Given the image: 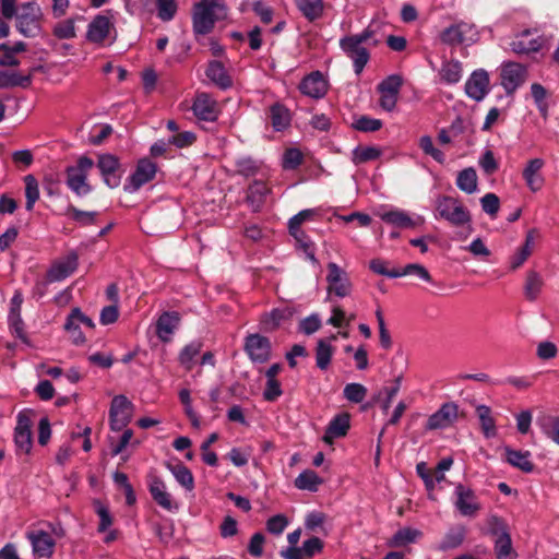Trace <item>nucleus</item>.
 I'll return each instance as SVG.
<instances>
[{
	"instance_id": "8",
	"label": "nucleus",
	"mask_w": 559,
	"mask_h": 559,
	"mask_svg": "<svg viewBox=\"0 0 559 559\" xmlns=\"http://www.w3.org/2000/svg\"><path fill=\"white\" fill-rule=\"evenodd\" d=\"M326 267L328 298H331V296L333 295L338 298L349 296L352 293L353 285L347 272L334 262L328 263Z\"/></svg>"
},
{
	"instance_id": "58",
	"label": "nucleus",
	"mask_w": 559,
	"mask_h": 559,
	"mask_svg": "<svg viewBox=\"0 0 559 559\" xmlns=\"http://www.w3.org/2000/svg\"><path fill=\"white\" fill-rule=\"evenodd\" d=\"M419 147L425 154L431 156L436 162L443 163L444 154L442 151L435 147L431 136L423 135L419 139Z\"/></svg>"
},
{
	"instance_id": "4",
	"label": "nucleus",
	"mask_w": 559,
	"mask_h": 559,
	"mask_svg": "<svg viewBox=\"0 0 559 559\" xmlns=\"http://www.w3.org/2000/svg\"><path fill=\"white\" fill-rule=\"evenodd\" d=\"M436 217L454 227L471 226L472 215L462 201L451 195H439L436 201Z\"/></svg>"
},
{
	"instance_id": "54",
	"label": "nucleus",
	"mask_w": 559,
	"mask_h": 559,
	"mask_svg": "<svg viewBox=\"0 0 559 559\" xmlns=\"http://www.w3.org/2000/svg\"><path fill=\"white\" fill-rule=\"evenodd\" d=\"M157 16L164 21H171L177 12V2L176 0H157Z\"/></svg>"
},
{
	"instance_id": "34",
	"label": "nucleus",
	"mask_w": 559,
	"mask_h": 559,
	"mask_svg": "<svg viewBox=\"0 0 559 559\" xmlns=\"http://www.w3.org/2000/svg\"><path fill=\"white\" fill-rule=\"evenodd\" d=\"M456 186L461 191L467 194L475 193L478 188L476 170L473 167L461 170L456 176Z\"/></svg>"
},
{
	"instance_id": "30",
	"label": "nucleus",
	"mask_w": 559,
	"mask_h": 559,
	"mask_svg": "<svg viewBox=\"0 0 559 559\" xmlns=\"http://www.w3.org/2000/svg\"><path fill=\"white\" fill-rule=\"evenodd\" d=\"M206 76L211 82L217 85L222 90H227L231 87L233 80L229 76L227 70L219 61H211L206 69Z\"/></svg>"
},
{
	"instance_id": "21",
	"label": "nucleus",
	"mask_w": 559,
	"mask_h": 559,
	"mask_svg": "<svg viewBox=\"0 0 559 559\" xmlns=\"http://www.w3.org/2000/svg\"><path fill=\"white\" fill-rule=\"evenodd\" d=\"M114 29L112 20L104 14H97L88 24L86 39L94 44H103Z\"/></svg>"
},
{
	"instance_id": "17",
	"label": "nucleus",
	"mask_w": 559,
	"mask_h": 559,
	"mask_svg": "<svg viewBox=\"0 0 559 559\" xmlns=\"http://www.w3.org/2000/svg\"><path fill=\"white\" fill-rule=\"evenodd\" d=\"M31 429V417L25 412H20L14 429V442L19 453L28 454L31 452L33 445Z\"/></svg>"
},
{
	"instance_id": "64",
	"label": "nucleus",
	"mask_w": 559,
	"mask_h": 559,
	"mask_svg": "<svg viewBox=\"0 0 559 559\" xmlns=\"http://www.w3.org/2000/svg\"><path fill=\"white\" fill-rule=\"evenodd\" d=\"M320 328L321 320L316 313L302 319L299 323V330L306 335L316 333Z\"/></svg>"
},
{
	"instance_id": "15",
	"label": "nucleus",
	"mask_w": 559,
	"mask_h": 559,
	"mask_svg": "<svg viewBox=\"0 0 559 559\" xmlns=\"http://www.w3.org/2000/svg\"><path fill=\"white\" fill-rule=\"evenodd\" d=\"M157 166L148 158H142L138 162L135 170L130 176L128 183L124 185V190L128 192H135L142 186L150 182L156 175Z\"/></svg>"
},
{
	"instance_id": "47",
	"label": "nucleus",
	"mask_w": 559,
	"mask_h": 559,
	"mask_svg": "<svg viewBox=\"0 0 559 559\" xmlns=\"http://www.w3.org/2000/svg\"><path fill=\"white\" fill-rule=\"evenodd\" d=\"M542 287L543 280L539 276V274L533 271L530 272L526 276V282L524 286L525 297L531 301L536 300L542 290Z\"/></svg>"
},
{
	"instance_id": "11",
	"label": "nucleus",
	"mask_w": 559,
	"mask_h": 559,
	"mask_svg": "<svg viewBox=\"0 0 559 559\" xmlns=\"http://www.w3.org/2000/svg\"><path fill=\"white\" fill-rule=\"evenodd\" d=\"M110 428L120 431L127 427L132 416V404L123 395H117L112 399L110 411Z\"/></svg>"
},
{
	"instance_id": "26",
	"label": "nucleus",
	"mask_w": 559,
	"mask_h": 559,
	"mask_svg": "<svg viewBox=\"0 0 559 559\" xmlns=\"http://www.w3.org/2000/svg\"><path fill=\"white\" fill-rule=\"evenodd\" d=\"M293 317V310L288 307L275 308L260 317V328L264 332H273L281 324Z\"/></svg>"
},
{
	"instance_id": "9",
	"label": "nucleus",
	"mask_w": 559,
	"mask_h": 559,
	"mask_svg": "<svg viewBox=\"0 0 559 559\" xmlns=\"http://www.w3.org/2000/svg\"><path fill=\"white\" fill-rule=\"evenodd\" d=\"M528 76L527 68L519 62L506 61L500 67V83L508 95L522 86Z\"/></svg>"
},
{
	"instance_id": "38",
	"label": "nucleus",
	"mask_w": 559,
	"mask_h": 559,
	"mask_svg": "<svg viewBox=\"0 0 559 559\" xmlns=\"http://www.w3.org/2000/svg\"><path fill=\"white\" fill-rule=\"evenodd\" d=\"M31 82V74L21 75L17 72L0 71V88H11L15 86L28 87Z\"/></svg>"
},
{
	"instance_id": "51",
	"label": "nucleus",
	"mask_w": 559,
	"mask_h": 559,
	"mask_svg": "<svg viewBox=\"0 0 559 559\" xmlns=\"http://www.w3.org/2000/svg\"><path fill=\"white\" fill-rule=\"evenodd\" d=\"M237 173L243 177H253L260 171L261 165L251 157H241L236 160Z\"/></svg>"
},
{
	"instance_id": "46",
	"label": "nucleus",
	"mask_w": 559,
	"mask_h": 559,
	"mask_svg": "<svg viewBox=\"0 0 559 559\" xmlns=\"http://www.w3.org/2000/svg\"><path fill=\"white\" fill-rule=\"evenodd\" d=\"M381 151L374 146H357L353 150L352 162L355 165H360L370 160L379 158Z\"/></svg>"
},
{
	"instance_id": "10",
	"label": "nucleus",
	"mask_w": 559,
	"mask_h": 559,
	"mask_svg": "<svg viewBox=\"0 0 559 559\" xmlns=\"http://www.w3.org/2000/svg\"><path fill=\"white\" fill-rule=\"evenodd\" d=\"M489 531L495 536V551L498 559H515L507 525L497 516L489 520Z\"/></svg>"
},
{
	"instance_id": "60",
	"label": "nucleus",
	"mask_w": 559,
	"mask_h": 559,
	"mask_svg": "<svg viewBox=\"0 0 559 559\" xmlns=\"http://www.w3.org/2000/svg\"><path fill=\"white\" fill-rule=\"evenodd\" d=\"M11 158L15 167L20 170L27 169L34 162V156L31 150L14 151Z\"/></svg>"
},
{
	"instance_id": "56",
	"label": "nucleus",
	"mask_w": 559,
	"mask_h": 559,
	"mask_svg": "<svg viewBox=\"0 0 559 559\" xmlns=\"http://www.w3.org/2000/svg\"><path fill=\"white\" fill-rule=\"evenodd\" d=\"M402 85V76L392 74L379 83L378 91L379 93H393L399 95Z\"/></svg>"
},
{
	"instance_id": "3",
	"label": "nucleus",
	"mask_w": 559,
	"mask_h": 559,
	"mask_svg": "<svg viewBox=\"0 0 559 559\" xmlns=\"http://www.w3.org/2000/svg\"><path fill=\"white\" fill-rule=\"evenodd\" d=\"M226 15V9L218 0H201L194 4L192 13L193 33L206 35L214 28L215 22Z\"/></svg>"
},
{
	"instance_id": "44",
	"label": "nucleus",
	"mask_w": 559,
	"mask_h": 559,
	"mask_svg": "<svg viewBox=\"0 0 559 559\" xmlns=\"http://www.w3.org/2000/svg\"><path fill=\"white\" fill-rule=\"evenodd\" d=\"M476 414L479 418L481 429L487 438L496 435V423L491 416V409L486 405H478L476 407Z\"/></svg>"
},
{
	"instance_id": "2",
	"label": "nucleus",
	"mask_w": 559,
	"mask_h": 559,
	"mask_svg": "<svg viewBox=\"0 0 559 559\" xmlns=\"http://www.w3.org/2000/svg\"><path fill=\"white\" fill-rule=\"evenodd\" d=\"M374 34L376 32L372 29L371 25H369L359 34L344 36L340 39V47L353 61L356 74L362 72L370 58L369 49L366 45H378V40L373 39Z\"/></svg>"
},
{
	"instance_id": "62",
	"label": "nucleus",
	"mask_w": 559,
	"mask_h": 559,
	"mask_svg": "<svg viewBox=\"0 0 559 559\" xmlns=\"http://www.w3.org/2000/svg\"><path fill=\"white\" fill-rule=\"evenodd\" d=\"M399 274H400V277L405 276V275H416L419 278H421L423 281H426V282L431 281V276H430L429 272L427 271V269L424 265L417 264V263L407 264L402 270H399Z\"/></svg>"
},
{
	"instance_id": "33",
	"label": "nucleus",
	"mask_w": 559,
	"mask_h": 559,
	"mask_svg": "<svg viewBox=\"0 0 559 559\" xmlns=\"http://www.w3.org/2000/svg\"><path fill=\"white\" fill-rule=\"evenodd\" d=\"M297 9L305 19L313 22L322 17L324 12V3L322 0H294Z\"/></svg>"
},
{
	"instance_id": "28",
	"label": "nucleus",
	"mask_w": 559,
	"mask_h": 559,
	"mask_svg": "<svg viewBox=\"0 0 559 559\" xmlns=\"http://www.w3.org/2000/svg\"><path fill=\"white\" fill-rule=\"evenodd\" d=\"M271 193V189L265 182L255 180L249 187L247 191V203L251 206L252 211H260L266 202L267 195Z\"/></svg>"
},
{
	"instance_id": "19",
	"label": "nucleus",
	"mask_w": 559,
	"mask_h": 559,
	"mask_svg": "<svg viewBox=\"0 0 559 559\" xmlns=\"http://www.w3.org/2000/svg\"><path fill=\"white\" fill-rule=\"evenodd\" d=\"M119 159L111 154H103L98 157L97 167L106 186L114 189L120 185L121 176L118 174Z\"/></svg>"
},
{
	"instance_id": "29",
	"label": "nucleus",
	"mask_w": 559,
	"mask_h": 559,
	"mask_svg": "<svg viewBox=\"0 0 559 559\" xmlns=\"http://www.w3.org/2000/svg\"><path fill=\"white\" fill-rule=\"evenodd\" d=\"M544 160L542 158H533L528 160L526 167L523 170V178L527 185V187L536 192L542 189L544 185V179L539 175V170L544 166Z\"/></svg>"
},
{
	"instance_id": "32",
	"label": "nucleus",
	"mask_w": 559,
	"mask_h": 559,
	"mask_svg": "<svg viewBox=\"0 0 559 559\" xmlns=\"http://www.w3.org/2000/svg\"><path fill=\"white\" fill-rule=\"evenodd\" d=\"M506 461L513 467L521 469L524 473H531L534 471V464L531 462V453L528 451H518L511 448L504 449Z\"/></svg>"
},
{
	"instance_id": "55",
	"label": "nucleus",
	"mask_w": 559,
	"mask_h": 559,
	"mask_svg": "<svg viewBox=\"0 0 559 559\" xmlns=\"http://www.w3.org/2000/svg\"><path fill=\"white\" fill-rule=\"evenodd\" d=\"M53 35L59 39L74 38L76 35L74 20L67 19L59 22L53 28Z\"/></svg>"
},
{
	"instance_id": "57",
	"label": "nucleus",
	"mask_w": 559,
	"mask_h": 559,
	"mask_svg": "<svg viewBox=\"0 0 559 559\" xmlns=\"http://www.w3.org/2000/svg\"><path fill=\"white\" fill-rule=\"evenodd\" d=\"M480 205L486 214L496 217L500 209V200L496 193L489 192L480 199Z\"/></svg>"
},
{
	"instance_id": "35",
	"label": "nucleus",
	"mask_w": 559,
	"mask_h": 559,
	"mask_svg": "<svg viewBox=\"0 0 559 559\" xmlns=\"http://www.w3.org/2000/svg\"><path fill=\"white\" fill-rule=\"evenodd\" d=\"M323 483V479L312 469H306L300 473L295 479L296 488L300 490H308L316 492L319 486Z\"/></svg>"
},
{
	"instance_id": "52",
	"label": "nucleus",
	"mask_w": 559,
	"mask_h": 559,
	"mask_svg": "<svg viewBox=\"0 0 559 559\" xmlns=\"http://www.w3.org/2000/svg\"><path fill=\"white\" fill-rule=\"evenodd\" d=\"M382 121L368 116H360L353 122V128L360 132H374L380 130Z\"/></svg>"
},
{
	"instance_id": "16",
	"label": "nucleus",
	"mask_w": 559,
	"mask_h": 559,
	"mask_svg": "<svg viewBox=\"0 0 559 559\" xmlns=\"http://www.w3.org/2000/svg\"><path fill=\"white\" fill-rule=\"evenodd\" d=\"M459 406L454 402H447L431 414L426 423L427 430L445 429L451 427L457 419Z\"/></svg>"
},
{
	"instance_id": "14",
	"label": "nucleus",
	"mask_w": 559,
	"mask_h": 559,
	"mask_svg": "<svg viewBox=\"0 0 559 559\" xmlns=\"http://www.w3.org/2000/svg\"><path fill=\"white\" fill-rule=\"evenodd\" d=\"M245 352L253 362L264 364L271 357V342L261 334H249L245 338Z\"/></svg>"
},
{
	"instance_id": "24",
	"label": "nucleus",
	"mask_w": 559,
	"mask_h": 559,
	"mask_svg": "<svg viewBox=\"0 0 559 559\" xmlns=\"http://www.w3.org/2000/svg\"><path fill=\"white\" fill-rule=\"evenodd\" d=\"M181 317L177 311H165L156 321V335L158 338L168 343L171 341L174 332L178 329Z\"/></svg>"
},
{
	"instance_id": "6",
	"label": "nucleus",
	"mask_w": 559,
	"mask_h": 559,
	"mask_svg": "<svg viewBox=\"0 0 559 559\" xmlns=\"http://www.w3.org/2000/svg\"><path fill=\"white\" fill-rule=\"evenodd\" d=\"M439 38L448 46H468L478 40L479 32L474 23L461 20L445 27Z\"/></svg>"
},
{
	"instance_id": "42",
	"label": "nucleus",
	"mask_w": 559,
	"mask_h": 559,
	"mask_svg": "<svg viewBox=\"0 0 559 559\" xmlns=\"http://www.w3.org/2000/svg\"><path fill=\"white\" fill-rule=\"evenodd\" d=\"M334 347L324 340H319L316 348V365L319 369L325 370L330 366Z\"/></svg>"
},
{
	"instance_id": "63",
	"label": "nucleus",
	"mask_w": 559,
	"mask_h": 559,
	"mask_svg": "<svg viewBox=\"0 0 559 559\" xmlns=\"http://www.w3.org/2000/svg\"><path fill=\"white\" fill-rule=\"evenodd\" d=\"M302 163V154L297 148H288L284 153L283 167L285 169H295Z\"/></svg>"
},
{
	"instance_id": "23",
	"label": "nucleus",
	"mask_w": 559,
	"mask_h": 559,
	"mask_svg": "<svg viewBox=\"0 0 559 559\" xmlns=\"http://www.w3.org/2000/svg\"><path fill=\"white\" fill-rule=\"evenodd\" d=\"M148 490L153 500L159 507L167 511L178 510V504L173 500L171 495L167 491L166 484L159 477H150Z\"/></svg>"
},
{
	"instance_id": "37",
	"label": "nucleus",
	"mask_w": 559,
	"mask_h": 559,
	"mask_svg": "<svg viewBox=\"0 0 559 559\" xmlns=\"http://www.w3.org/2000/svg\"><path fill=\"white\" fill-rule=\"evenodd\" d=\"M381 219L388 224H391L401 228H412L417 225V222L413 219L405 211L394 210L381 215Z\"/></svg>"
},
{
	"instance_id": "7",
	"label": "nucleus",
	"mask_w": 559,
	"mask_h": 559,
	"mask_svg": "<svg viewBox=\"0 0 559 559\" xmlns=\"http://www.w3.org/2000/svg\"><path fill=\"white\" fill-rule=\"evenodd\" d=\"M16 15V29L25 37H35L40 33L43 11L34 1L25 2L20 5Z\"/></svg>"
},
{
	"instance_id": "13",
	"label": "nucleus",
	"mask_w": 559,
	"mask_h": 559,
	"mask_svg": "<svg viewBox=\"0 0 559 559\" xmlns=\"http://www.w3.org/2000/svg\"><path fill=\"white\" fill-rule=\"evenodd\" d=\"M192 111L198 120L214 122L217 120L221 109L214 97L202 92L195 95Z\"/></svg>"
},
{
	"instance_id": "61",
	"label": "nucleus",
	"mask_w": 559,
	"mask_h": 559,
	"mask_svg": "<svg viewBox=\"0 0 559 559\" xmlns=\"http://www.w3.org/2000/svg\"><path fill=\"white\" fill-rule=\"evenodd\" d=\"M370 270L379 275L388 276L390 278L400 277L399 270L400 269H389L388 262L382 259H373L369 263Z\"/></svg>"
},
{
	"instance_id": "18",
	"label": "nucleus",
	"mask_w": 559,
	"mask_h": 559,
	"mask_svg": "<svg viewBox=\"0 0 559 559\" xmlns=\"http://www.w3.org/2000/svg\"><path fill=\"white\" fill-rule=\"evenodd\" d=\"M543 37L536 32L525 29L513 38L510 43V47L516 55H530L539 51L543 47Z\"/></svg>"
},
{
	"instance_id": "25",
	"label": "nucleus",
	"mask_w": 559,
	"mask_h": 559,
	"mask_svg": "<svg viewBox=\"0 0 559 559\" xmlns=\"http://www.w3.org/2000/svg\"><path fill=\"white\" fill-rule=\"evenodd\" d=\"M78 267V254L71 252L64 259L55 262L47 272L49 282H60L70 276Z\"/></svg>"
},
{
	"instance_id": "27",
	"label": "nucleus",
	"mask_w": 559,
	"mask_h": 559,
	"mask_svg": "<svg viewBox=\"0 0 559 559\" xmlns=\"http://www.w3.org/2000/svg\"><path fill=\"white\" fill-rule=\"evenodd\" d=\"M350 418L347 413H342L335 416L326 427L323 436V441L328 444H332L334 439L346 436L350 427Z\"/></svg>"
},
{
	"instance_id": "12",
	"label": "nucleus",
	"mask_w": 559,
	"mask_h": 559,
	"mask_svg": "<svg viewBox=\"0 0 559 559\" xmlns=\"http://www.w3.org/2000/svg\"><path fill=\"white\" fill-rule=\"evenodd\" d=\"M454 506L463 516L473 518L481 508L477 496L469 487L457 484L454 489Z\"/></svg>"
},
{
	"instance_id": "48",
	"label": "nucleus",
	"mask_w": 559,
	"mask_h": 559,
	"mask_svg": "<svg viewBox=\"0 0 559 559\" xmlns=\"http://www.w3.org/2000/svg\"><path fill=\"white\" fill-rule=\"evenodd\" d=\"M66 215L81 226H88L95 223L97 212L81 211L73 205H69Z\"/></svg>"
},
{
	"instance_id": "45",
	"label": "nucleus",
	"mask_w": 559,
	"mask_h": 559,
	"mask_svg": "<svg viewBox=\"0 0 559 559\" xmlns=\"http://www.w3.org/2000/svg\"><path fill=\"white\" fill-rule=\"evenodd\" d=\"M25 183V207L27 211H33L35 203L39 199V186L37 179L33 175L24 177Z\"/></svg>"
},
{
	"instance_id": "36",
	"label": "nucleus",
	"mask_w": 559,
	"mask_h": 559,
	"mask_svg": "<svg viewBox=\"0 0 559 559\" xmlns=\"http://www.w3.org/2000/svg\"><path fill=\"white\" fill-rule=\"evenodd\" d=\"M202 347V342L192 341L180 350L178 360L187 371L192 370L194 358L201 353Z\"/></svg>"
},
{
	"instance_id": "39",
	"label": "nucleus",
	"mask_w": 559,
	"mask_h": 559,
	"mask_svg": "<svg viewBox=\"0 0 559 559\" xmlns=\"http://www.w3.org/2000/svg\"><path fill=\"white\" fill-rule=\"evenodd\" d=\"M465 538V530L462 526L451 528L447 532L443 539L440 542L438 549L447 551L454 549L462 545Z\"/></svg>"
},
{
	"instance_id": "22",
	"label": "nucleus",
	"mask_w": 559,
	"mask_h": 559,
	"mask_svg": "<svg viewBox=\"0 0 559 559\" xmlns=\"http://www.w3.org/2000/svg\"><path fill=\"white\" fill-rule=\"evenodd\" d=\"M299 90L311 98H322L328 92V82L320 71H314L302 79Z\"/></svg>"
},
{
	"instance_id": "1",
	"label": "nucleus",
	"mask_w": 559,
	"mask_h": 559,
	"mask_svg": "<svg viewBox=\"0 0 559 559\" xmlns=\"http://www.w3.org/2000/svg\"><path fill=\"white\" fill-rule=\"evenodd\" d=\"M32 547L35 559H51L55 554L57 539L66 536L61 522L41 521L33 525L25 534Z\"/></svg>"
},
{
	"instance_id": "20",
	"label": "nucleus",
	"mask_w": 559,
	"mask_h": 559,
	"mask_svg": "<svg viewBox=\"0 0 559 559\" xmlns=\"http://www.w3.org/2000/svg\"><path fill=\"white\" fill-rule=\"evenodd\" d=\"M465 92L468 97L479 102L489 92V75L483 70L474 71L465 83Z\"/></svg>"
},
{
	"instance_id": "49",
	"label": "nucleus",
	"mask_w": 559,
	"mask_h": 559,
	"mask_svg": "<svg viewBox=\"0 0 559 559\" xmlns=\"http://www.w3.org/2000/svg\"><path fill=\"white\" fill-rule=\"evenodd\" d=\"M94 510L99 518L98 532L105 533L112 524V516L109 509L100 500H94Z\"/></svg>"
},
{
	"instance_id": "43",
	"label": "nucleus",
	"mask_w": 559,
	"mask_h": 559,
	"mask_svg": "<svg viewBox=\"0 0 559 559\" xmlns=\"http://www.w3.org/2000/svg\"><path fill=\"white\" fill-rule=\"evenodd\" d=\"M421 536V532L411 527H404L399 530L390 539L389 546L402 547L407 544L414 543L418 537Z\"/></svg>"
},
{
	"instance_id": "59",
	"label": "nucleus",
	"mask_w": 559,
	"mask_h": 559,
	"mask_svg": "<svg viewBox=\"0 0 559 559\" xmlns=\"http://www.w3.org/2000/svg\"><path fill=\"white\" fill-rule=\"evenodd\" d=\"M542 428L548 438H550L555 443L559 444V417H546L542 423Z\"/></svg>"
},
{
	"instance_id": "5",
	"label": "nucleus",
	"mask_w": 559,
	"mask_h": 559,
	"mask_svg": "<svg viewBox=\"0 0 559 559\" xmlns=\"http://www.w3.org/2000/svg\"><path fill=\"white\" fill-rule=\"evenodd\" d=\"M93 167L92 158L81 156L75 165L66 168V185L76 197L82 198L92 192V186L88 183L87 177Z\"/></svg>"
},
{
	"instance_id": "31",
	"label": "nucleus",
	"mask_w": 559,
	"mask_h": 559,
	"mask_svg": "<svg viewBox=\"0 0 559 559\" xmlns=\"http://www.w3.org/2000/svg\"><path fill=\"white\" fill-rule=\"evenodd\" d=\"M269 118L275 131H283L290 126V110L280 103H275L270 107Z\"/></svg>"
},
{
	"instance_id": "50",
	"label": "nucleus",
	"mask_w": 559,
	"mask_h": 559,
	"mask_svg": "<svg viewBox=\"0 0 559 559\" xmlns=\"http://www.w3.org/2000/svg\"><path fill=\"white\" fill-rule=\"evenodd\" d=\"M314 213V210H302L298 214L294 215L288 222L290 235L296 239H299V234L302 235V231L300 230L301 224L310 219Z\"/></svg>"
},
{
	"instance_id": "40",
	"label": "nucleus",
	"mask_w": 559,
	"mask_h": 559,
	"mask_svg": "<svg viewBox=\"0 0 559 559\" xmlns=\"http://www.w3.org/2000/svg\"><path fill=\"white\" fill-rule=\"evenodd\" d=\"M168 469L171 472L176 480L185 487L187 490L191 491L194 487V478L190 469L181 463L171 465L167 464Z\"/></svg>"
},
{
	"instance_id": "41",
	"label": "nucleus",
	"mask_w": 559,
	"mask_h": 559,
	"mask_svg": "<svg viewBox=\"0 0 559 559\" xmlns=\"http://www.w3.org/2000/svg\"><path fill=\"white\" fill-rule=\"evenodd\" d=\"M441 80L448 84H455L462 78V64L457 60L447 61L440 70Z\"/></svg>"
},
{
	"instance_id": "53",
	"label": "nucleus",
	"mask_w": 559,
	"mask_h": 559,
	"mask_svg": "<svg viewBox=\"0 0 559 559\" xmlns=\"http://www.w3.org/2000/svg\"><path fill=\"white\" fill-rule=\"evenodd\" d=\"M344 397L353 403H360L367 395V389L360 383H348L344 388Z\"/></svg>"
}]
</instances>
